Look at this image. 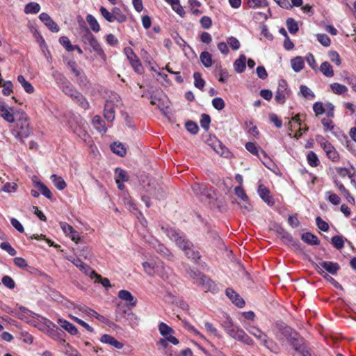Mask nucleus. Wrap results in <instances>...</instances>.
<instances>
[{"label":"nucleus","instance_id":"f257e3e1","mask_svg":"<svg viewBox=\"0 0 356 356\" xmlns=\"http://www.w3.org/2000/svg\"><path fill=\"white\" fill-rule=\"evenodd\" d=\"M161 228L163 232L185 252L186 256L188 259L194 261H197L200 259V252L194 250L193 244L186 238L184 234H180L174 228L168 226L162 225Z\"/></svg>","mask_w":356,"mask_h":356},{"label":"nucleus","instance_id":"f03ea898","mask_svg":"<svg viewBox=\"0 0 356 356\" xmlns=\"http://www.w3.org/2000/svg\"><path fill=\"white\" fill-rule=\"evenodd\" d=\"M11 133L15 138L21 142H24V138H28L33 134L29 118L25 112L21 111L19 113H17V120Z\"/></svg>","mask_w":356,"mask_h":356},{"label":"nucleus","instance_id":"7ed1b4c3","mask_svg":"<svg viewBox=\"0 0 356 356\" xmlns=\"http://www.w3.org/2000/svg\"><path fill=\"white\" fill-rule=\"evenodd\" d=\"M291 346L293 349V356H312L302 338L296 339L291 331Z\"/></svg>","mask_w":356,"mask_h":356},{"label":"nucleus","instance_id":"20e7f679","mask_svg":"<svg viewBox=\"0 0 356 356\" xmlns=\"http://www.w3.org/2000/svg\"><path fill=\"white\" fill-rule=\"evenodd\" d=\"M124 52L129 61L131 67L138 74H142L144 72V69L143 67L142 63L139 60L138 57L134 53L133 49L131 47H125L124 49Z\"/></svg>","mask_w":356,"mask_h":356},{"label":"nucleus","instance_id":"39448f33","mask_svg":"<svg viewBox=\"0 0 356 356\" xmlns=\"http://www.w3.org/2000/svg\"><path fill=\"white\" fill-rule=\"evenodd\" d=\"M21 111H14L13 107L9 106L3 99H0V117L8 123H13L15 122V115L17 117V113Z\"/></svg>","mask_w":356,"mask_h":356},{"label":"nucleus","instance_id":"423d86ee","mask_svg":"<svg viewBox=\"0 0 356 356\" xmlns=\"http://www.w3.org/2000/svg\"><path fill=\"white\" fill-rule=\"evenodd\" d=\"M192 190L201 201H206L212 198L211 191L204 184L195 183L192 186Z\"/></svg>","mask_w":356,"mask_h":356},{"label":"nucleus","instance_id":"0eeeda50","mask_svg":"<svg viewBox=\"0 0 356 356\" xmlns=\"http://www.w3.org/2000/svg\"><path fill=\"white\" fill-rule=\"evenodd\" d=\"M273 326V330L280 341L283 342L289 341V330L286 324L283 322H276Z\"/></svg>","mask_w":356,"mask_h":356},{"label":"nucleus","instance_id":"6e6552de","mask_svg":"<svg viewBox=\"0 0 356 356\" xmlns=\"http://www.w3.org/2000/svg\"><path fill=\"white\" fill-rule=\"evenodd\" d=\"M229 335L232 338L246 345H254V341L244 332L243 329L238 326L234 330H232V332Z\"/></svg>","mask_w":356,"mask_h":356},{"label":"nucleus","instance_id":"1a4fd4ad","mask_svg":"<svg viewBox=\"0 0 356 356\" xmlns=\"http://www.w3.org/2000/svg\"><path fill=\"white\" fill-rule=\"evenodd\" d=\"M305 116L304 115H296L294 117H291V131L292 130V123L294 124V128L296 127H298V132H296L293 135V137L296 138H300L302 132H305L308 130V127L305 124L304 126H302V122L305 120Z\"/></svg>","mask_w":356,"mask_h":356},{"label":"nucleus","instance_id":"9d476101","mask_svg":"<svg viewBox=\"0 0 356 356\" xmlns=\"http://www.w3.org/2000/svg\"><path fill=\"white\" fill-rule=\"evenodd\" d=\"M235 195H237L244 203L241 204L238 203L240 207L246 211H250L252 209L251 204L249 202V198L245 191L241 186H236L234 188Z\"/></svg>","mask_w":356,"mask_h":356},{"label":"nucleus","instance_id":"9b49d317","mask_svg":"<svg viewBox=\"0 0 356 356\" xmlns=\"http://www.w3.org/2000/svg\"><path fill=\"white\" fill-rule=\"evenodd\" d=\"M227 297L234 304L236 307L242 308L245 306L244 300L236 293L233 289L227 288L225 290Z\"/></svg>","mask_w":356,"mask_h":356},{"label":"nucleus","instance_id":"f8f14e48","mask_svg":"<svg viewBox=\"0 0 356 356\" xmlns=\"http://www.w3.org/2000/svg\"><path fill=\"white\" fill-rule=\"evenodd\" d=\"M116 104L113 99H108L104 104V116L108 122L115 120V108Z\"/></svg>","mask_w":356,"mask_h":356},{"label":"nucleus","instance_id":"ddd939ff","mask_svg":"<svg viewBox=\"0 0 356 356\" xmlns=\"http://www.w3.org/2000/svg\"><path fill=\"white\" fill-rule=\"evenodd\" d=\"M39 19L45 24V26L52 32L59 31V27L57 24L46 13H42L39 15Z\"/></svg>","mask_w":356,"mask_h":356},{"label":"nucleus","instance_id":"4468645a","mask_svg":"<svg viewBox=\"0 0 356 356\" xmlns=\"http://www.w3.org/2000/svg\"><path fill=\"white\" fill-rule=\"evenodd\" d=\"M258 193L259 197L269 206L274 204L273 197L270 194L269 189L264 184H260L258 187Z\"/></svg>","mask_w":356,"mask_h":356},{"label":"nucleus","instance_id":"2eb2a0df","mask_svg":"<svg viewBox=\"0 0 356 356\" xmlns=\"http://www.w3.org/2000/svg\"><path fill=\"white\" fill-rule=\"evenodd\" d=\"M319 265L327 271L329 273L334 275L337 273L340 269V266L338 263H334L329 261H323L319 262Z\"/></svg>","mask_w":356,"mask_h":356},{"label":"nucleus","instance_id":"dca6fc26","mask_svg":"<svg viewBox=\"0 0 356 356\" xmlns=\"http://www.w3.org/2000/svg\"><path fill=\"white\" fill-rule=\"evenodd\" d=\"M271 229L277 234L284 244L288 245L289 243V235L280 225L274 224Z\"/></svg>","mask_w":356,"mask_h":356},{"label":"nucleus","instance_id":"f3484780","mask_svg":"<svg viewBox=\"0 0 356 356\" xmlns=\"http://www.w3.org/2000/svg\"><path fill=\"white\" fill-rule=\"evenodd\" d=\"M285 84H286V82L284 81H282L280 82L278 88L276 92V95L275 96V102L280 104H284L286 100Z\"/></svg>","mask_w":356,"mask_h":356},{"label":"nucleus","instance_id":"a211bd4d","mask_svg":"<svg viewBox=\"0 0 356 356\" xmlns=\"http://www.w3.org/2000/svg\"><path fill=\"white\" fill-rule=\"evenodd\" d=\"M153 248L155 249L156 252L167 259L172 260L173 259V254L164 245L156 242Z\"/></svg>","mask_w":356,"mask_h":356},{"label":"nucleus","instance_id":"6ab92c4d","mask_svg":"<svg viewBox=\"0 0 356 356\" xmlns=\"http://www.w3.org/2000/svg\"><path fill=\"white\" fill-rule=\"evenodd\" d=\"M118 297L120 299L127 302L128 305L131 307H134L136 305L137 300L129 291L120 290L118 292Z\"/></svg>","mask_w":356,"mask_h":356},{"label":"nucleus","instance_id":"aec40b11","mask_svg":"<svg viewBox=\"0 0 356 356\" xmlns=\"http://www.w3.org/2000/svg\"><path fill=\"white\" fill-rule=\"evenodd\" d=\"M71 99L76 104H78L79 106L84 110H88L90 108L89 102L79 91H78L77 93L74 95Z\"/></svg>","mask_w":356,"mask_h":356},{"label":"nucleus","instance_id":"412c9836","mask_svg":"<svg viewBox=\"0 0 356 356\" xmlns=\"http://www.w3.org/2000/svg\"><path fill=\"white\" fill-rule=\"evenodd\" d=\"M57 323L62 328H63L64 330L67 331L70 334L76 335L78 334L77 328L73 324L70 323L69 321H67L65 319L58 318L57 320Z\"/></svg>","mask_w":356,"mask_h":356},{"label":"nucleus","instance_id":"4be33fe9","mask_svg":"<svg viewBox=\"0 0 356 356\" xmlns=\"http://www.w3.org/2000/svg\"><path fill=\"white\" fill-rule=\"evenodd\" d=\"M100 341L102 343L109 344L117 349H122L123 348V344L121 342L118 341L113 337L109 334H103L100 339Z\"/></svg>","mask_w":356,"mask_h":356},{"label":"nucleus","instance_id":"5701e85b","mask_svg":"<svg viewBox=\"0 0 356 356\" xmlns=\"http://www.w3.org/2000/svg\"><path fill=\"white\" fill-rule=\"evenodd\" d=\"M301 239L307 244L310 245H317L320 244L318 238L311 232H305L301 236Z\"/></svg>","mask_w":356,"mask_h":356},{"label":"nucleus","instance_id":"b1692460","mask_svg":"<svg viewBox=\"0 0 356 356\" xmlns=\"http://www.w3.org/2000/svg\"><path fill=\"white\" fill-rule=\"evenodd\" d=\"M89 46L92 48V49L90 50V51H93L96 53L97 56H99L104 60H106V54L104 53L100 43L98 42L96 38L93 40V41L90 43Z\"/></svg>","mask_w":356,"mask_h":356},{"label":"nucleus","instance_id":"393cba45","mask_svg":"<svg viewBox=\"0 0 356 356\" xmlns=\"http://www.w3.org/2000/svg\"><path fill=\"white\" fill-rule=\"evenodd\" d=\"M246 67V57L245 55H240L239 58L234 63V70L238 73H242Z\"/></svg>","mask_w":356,"mask_h":356},{"label":"nucleus","instance_id":"a878e982","mask_svg":"<svg viewBox=\"0 0 356 356\" xmlns=\"http://www.w3.org/2000/svg\"><path fill=\"white\" fill-rule=\"evenodd\" d=\"M213 149L221 156L227 158L230 155L229 149L218 140L213 143Z\"/></svg>","mask_w":356,"mask_h":356},{"label":"nucleus","instance_id":"bb28decb","mask_svg":"<svg viewBox=\"0 0 356 356\" xmlns=\"http://www.w3.org/2000/svg\"><path fill=\"white\" fill-rule=\"evenodd\" d=\"M149 193L159 200L165 197V191L159 184H156L155 186H152L149 191Z\"/></svg>","mask_w":356,"mask_h":356},{"label":"nucleus","instance_id":"cd10ccee","mask_svg":"<svg viewBox=\"0 0 356 356\" xmlns=\"http://www.w3.org/2000/svg\"><path fill=\"white\" fill-rule=\"evenodd\" d=\"M95 38L87 27L84 26L83 28L81 35V40L83 43L89 46Z\"/></svg>","mask_w":356,"mask_h":356},{"label":"nucleus","instance_id":"c85d7f7f","mask_svg":"<svg viewBox=\"0 0 356 356\" xmlns=\"http://www.w3.org/2000/svg\"><path fill=\"white\" fill-rule=\"evenodd\" d=\"M198 282L199 284L204 286L207 291H213L215 289L216 284L209 277L204 275H200Z\"/></svg>","mask_w":356,"mask_h":356},{"label":"nucleus","instance_id":"c756f323","mask_svg":"<svg viewBox=\"0 0 356 356\" xmlns=\"http://www.w3.org/2000/svg\"><path fill=\"white\" fill-rule=\"evenodd\" d=\"M249 332L259 339L264 346H268V337L257 327H252L248 330Z\"/></svg>","mask_w":356,"mask_h":356},{"label":"nucleus","instance_id":"7c9ffc66","mask_svg":"<svg viewBox=\"0 0 356 356\" xmlns=\"http://www.w3.org/2000/svg\"><path fill=\"white\" fill-rule=\"evenodd\" d=\"M111 149L112 152L121 156L123 157L126 155L127 150L124 146V145L120 142H114L111 145Z\"/></svg>","mask_w":356,"mask_h":356},{"label":"nucleus","instance_id":"2f4dec72","mask_svg":"<svg viewBox=\"0 0 356 356\" xmlns=\"http://www.w3.org/2000/svg\"><path fill=\"white\" fill-rule=\"evenodd\" d=\"M291 66L293 70L298 72L303 69L305 66L304 59L301 56H296L291 60Z\"/></svg>","mask_w":356,"mask_h":356},{"label":"nucleus","instance_id":"473e14b6","mask_svg":"<svg viewBox=\"0 0 356 356\" xmlns=\"http://www.w3.org/2000/svg\"><path fill=\"white\" fill-rule=\"evenodd\" d=\"M207 237L211 240V242L219 248L223 245V242L219 236L218 232L215 230H209L207 233Z\"/></svg>","mask_w":356,"mask_h":356},{"label":"nucleus","instance_id":"72a5a7b5","mask_svg":"<svg viewBox=\"0 0 356 356\" xmlns=\"http://www.w3.org/2000/svg\"><path fill=\"white\" fill-rule=\"evenodd\" d=\"M225 319L221 322V325L225 331L229 334L237 326L233 324L232 320L228 315H225Z\"/></svg>","mask_w":356,"mask_h":356},{"label":"nucleus","instance_id":"f704fd0d","mask_svg":"<svg viewBox=\"0 0 356 356\" xmlns=\"http://www.w3.org/2000/svg\"><path fill=\"white\" fill-rule=\"evenodd\" d=\"M17 81L21 84V86L23 87L24 90L29 93L32 94L34 92V88L31 85L30 82L26 80L25 77L23 75H19L17 76Z\"/></svg>","mask_w":356,"mask_h":356},{"label":"nucleus","instance_id":"c9c22d12","mask_svg":"<svg viewBox=\"0 0 356 356\" xmlns=\"http://www.w3.org/2000/svg\"><path fill=\"white\" fill-rule=\"evenodd\" d=\"M316 140L320 143L321 147L323 148L326 154L334 148V147L329 141L326 140L322 136H317Z\"/></svg>","mask_w":356,"mask_h":356},{"label":"nucleus","instance_id":"e433bc0d","mask_svg":"<svg viewBox=\"0 0 356 356\" xmlns=\"http://www.w3.org/2000/svg\"><path fill=\"white\" fill-rule=\"evenodd\" d=\"M34 186L38 188L44 197L49 200L52 199L51 192L42 182L40 181H34Z\"/></svg>","mask_w":356,"mask_h":356},{"label":"nucleus","instance_id":"4c0bfd02","mask_svg":"<svg viewBox=\"0 0 356 356\" xmlns=\"http://www.w3.org/2000/svg\"><path fill=\"white\" fill-rule=\"evenodd\" d=\"M319 70L327 77H332L334 76L332 67L327 61L322 63Z\"/></svg>","mask_w":356,"mask_h":356},{"label":"nucleus","instance_id":"58836bf2","mask_svg":"<svg viewBox=\"0 0 356 356\" xmlns=\"http://www.w3.org/2000/svg\"><path fill=\"white\" fill-rule=\"evenodd\" d=\"M51 180L58 190L62 191L67 186L65 180L61 177L57 176L56 175H52L51 176Z\"/></svg>","mask_w":356,"mask_h":356},{"label":"nucleus","instance_id":"ea45409f","mask_svg":"<svg viewBox=\"0 0 356 356\" xmlns=\"http://www.w3.org/2000/svg\"><path fill=\"white\" fill-rule=\"evenodd\" d=\"M200 59L205 67H209L213 64L211 55L208 51H202L200 55Z\"/></svg>","mask_w":356,"mask_h":356},{"label":"nucleus","instance_id":"a19ab883","mask_svg":"<svg viewBox=\"0 0 356 356\" xmlns=\"http://www.w3.org/2000/svg\"><path fill=\"white\" fill-rule=\"evenodd\" d=\"M113 22L117 21L119 23H122L127 20V16L122 13V10L118 8L114 7L112 9Z\"/></svg>","mask_w":356,"mask_h":356},{"label":"nucleus","instance_id":"79ce46f5","mask_svg":"<svg viewBox=\"0 0 356 356\" xmlns=\"http://www.w3.org/2000/svg\"><path fill=\"white\" fill-rule=\"evenodd\" d=\"M40 10V6L36 2H30L24 7V13L26 14H36Z\"/></svg>","mask_w":356,"mask_h":356},{"label":"nucleus","instance_id":"37998d69","mask_svg":"<svg viewBox=\"0 0 356 356\" xmlns=\"http://www.w3.org/2000/svg\"><path fill=\"white\" fill-rule=\"evenodd\" d=\"M169 3L173 10H175L179 16L184 17L185 12L182 6L180 5L179 0H165Z\"/></svg>","mask_w":356,"mask_h":356},{"label":"nucleus","instance_id":"c03bdc74","mask_svg":"<svg viewBox=\"0 0 356 356\" xmlns=\"http://www.w3.org/2000/svg\"><path fill=\"white\" fill-rule=\"evenodd\" d=\"M307 160L308 164L312 167H317L320 165V161L317 154L313 152L309 151L307 155Z\"/></svg>","mask_w":356,"mask_h":356},{"label":"nucleus","instance_id":"a18cd8bd","mask_svg":"<svg viewBox=\"0 0 356 356\" xmlns=\"http://www.w3.org/2000/svg\"><path fill=\"white\" fill-rule=\"evenodd\" d=\"M86 21L94 32L98 33L100 31V26L93 15L88 14L86 16Z\"/></svg>","mask_w":356,"mask_h":356},{"label":"nucleus","instance_id":"49530a36","mask_svg":"<svg viewBox=\"0 0 356 356\" xmlns=\"http://www.w3.org/2000/svg\"><path fill=\"white\" fill-rule=\"evenodd\" d=\"M53 77L58 85L59 88L61 89L64 85H66V83H68L69 81L67 78L61 73L58 71H55L53 72Z\"/></svg>","mask_w":356,"mask_h":356},{"label":"nucleus","instance_id":"de8ad7c7","mask_svg":"<svg viewBox=\"0 0 356 356\" xmlns=\"http://www.w3.org/2000/svg\"><path fill=\"white\" fill-rule=\"evenodd\" d=\"M260 152H261V154L262 155V157L261 156H259V158L261 160V161L263 163V164L266 168H268V169H270V170L273 171V168L275 167V164L273 163V162L268 156V155L266 154V152H264V150L261 149L260 151Z\"/></svg>","mask_w":356,"mask_h":356},{"label":"nucleus","instance_id":"09e8293b","mask_svg":"<svg viewBox=\"0 0 356 356\" xmlns=\"http://www.w3.org/2000/svg\"><path fill=\"white\" fill-rule=\"evenodd\" d=\"M330 87L332 91L337 95H343L348 91V88L346 86L339 83H331Z\"/></svg>","mask_w":356,"mask_h":356},{"label":"nucleus","instance_id":"8fccbe9b","mask_svg":"<svg viewBox=\"0 0 356 356\" xmlns=\"http://www.w3.org/2000/svg\"><path fill=\"white\" fill-rule=\"evenodd\" d=\"M61 90L70 98H72L78 92L76 88L70 81L63 86Z\"/></svg>","mask_w":356,"mask_h":356},{"label":"nucleus","instance_id":"3c124183","mask_svg":"<svg viewBox=\"0 0 356 356\" xmlns=\"http://www.w3.org/2000/svg\"><path fill=\"white\" fill-rule=\"evenodd\" d=\"M77 252L79 254L81 257H83L86 259H90L92 257V252L90 249L86 246H78L75 248Z\"/></svg>","mask_w":356,"mask_h":356},{"label":"nucleus","instance_id":"603ef678","mask_svg":"<svg viewBox=\"0 0 356 356\" xmlns=\"http://www.w3.org/2000/svg\"><path fill=\"white\" fill-rule=\"evenodd\" d=\"M300 94L307 99H314L316 97L315 94L305 85H301L300 86Z\"/></svg>","mask_w":356,"mask_h":356},{"label":"nucleus","instance_id":"864d4df0","mask_svg":"<svg viewBox=\"0 0 356 356\" xmlns=\"http://www.w3.org/2000/svg\"><path fill=\"white\" fill-rule=\"evenodd\" d=\"M128 180V175L125 170L116 168L115 169V181L117 184H119L120 181L124 182Z\"/></svg>","mask_w":356,"mask_h":356},{"label":"nucleus","instance_id":"5fc2aeb1","mask_svg":"<svg viewBox=\"0 0 356 356\" xmlns=\"http://www.w3.org/2000/svg\"><path fill=\"white\" fill-rule=\"evenodd\" d=\"M332 245L337 250H341L343 248L344 240L342 236L337 235L331 238Z\"/></svg>","mask_w":356,"mask_h":356},{"label":"nucleus","instance_id":"6e6d98bb","mask_svg":"<svg viewBox=\"0 0 356 356\" xmlns=\"http://www.w3.org/2000/svg\"><path fill=\"white\" fill-rule=\"evenodd\" d=\"M193 78H194V86L202 90L204 89V85H205V81L202 78L201 74L200 72H195L193 74Z\"/></svg>","mask_w":356,"mask_h":356},{"label":"nucleus","instance_id":"4d7b16f0","mask_svg":"<svg viewBox=\"0 0 356 356\" xmlns=\"http://www.w3.org/2000/svg\"><path fill=\"white\" fill-rule=\"evenodd\" d=\"M79 270L86 275L90 276L92 280L95 279V276H97V273L86 264L83 263L79 268Z\"/></svg>","mask_w":356,"mask_h":356},{"label":"nucleus","instance_id":"13d9d810","mask_svg":"<svg viewBox=\"0 0 356 356\" xmlns=\"http://www.w3.org/2000/svg\"><path fill=\"white\" fill-rule=\"evenodd\" d=\"M319 274L323 276L324 279H325L327 281L330 282L333 284V286L337 289H340L343 290V286L333 277L327 275L324 270H321V271H318Z\"/></svg>","mask_w":356,"mask_h":356},{"label":"nucleus","instance_id":"bf43d9fd","mask_svg":"<svg viewBox=\"0 0 356 356\" xmlns=\"http://www.w3.org/2000/svg\"><path fill=\"white\" fill-rule=\"evenodd\" d=\"M325 199L333 205H339L341 202L340 197L335 193H332L331 191L326 192Z\"/></svg>","mask_w":356,"mask_h":356},{"label":"nucleus","instance_id":"052dcab7","mask_svg":"<svg viewBox=\"0 0 356 356\" xmlns=\"http://www.w3.org/2000/svg\"><path fill=\"white\" fill-rule=\"evenodd\" d=\"M1 87H3L2 93L4 95L8 96L10 95L11 92H13V85L10 81H3L0 84Z\"/></svg>","mask_w":356,"mask_h":356},{"label":"nucleus","instance_id":"680f3d73","mask_svg":"<svg viewBox=\"0 0 356 356\" xmlns=\"http://www.w3.org/2000/svg\"><path fill=\"white\" fill-rule=\"evenodd\" d=\"M92 122H93L95 128L99 131H103L104 133L106 132V128L105 127V126L104 124V122L99 115H95L93 118Z\"/></svg>","mask_w":356,"mask_h":356},{"label":"nucleus","instance_id":"e2e57ef3","mask_svg":"<svg viewBox=\"0 0 356 356\" xmlns=\"http://www.w3.org/2000/svg\"><path fill=\"white\" fill-rule=\"evenodd\" d=\"M159 330L160 334L162 336H167L168 334H169L170 333L175 332L174 330L172 327H170V326H168L166 323H165L163 322H161L159 325Z\"/></svg>","mask_w":356,"mask_h":356},{"label":"nucleus","instance_id":"0e129e2a","mask_svg":"<svg viewBox=\"0 0 356 356\" xmlns=\"http://www.w3.org/2000/svg\"><path fill=\"white\" fill-rule=\"evenodd\" d=\"M143 267L149 275L152 276L158 270V266L155 267L153 264L149 262H143Z\"/></svg>","mask_w":356,"mask_h":356},{"label":"nucleus","instance_id":"69168bd1","mask_svg":"<svg viewBox=\"0 0 356 356\" xmlns=\"http://www.w3.org/2000/svg\"><path fill=\"white\" fill-rule=\"evenodd\" d=\"M59 42L63 46V47L67 51H73L74 48L73 45L71 44L70 40L67 36H61L59 38Z\"/></svg>","mask_w":356,"mask_h":356},{"label":"nucleus","instance_id":"338daca9","mask_svg":"<svg viewBox=\"0 0 356 356\" xmlns=\"http://www.w3.org/2000/svg\"><path fill=\"white\" fill-rule=\"evenodd\" d=\"M211 123V118L208 114L203 113L201 115L200 125L202 129L207 131L209 129Z\"/></svg>","mask_w":356,"mask_h":356},{"label":"nucleus","instance_id":"774afa93","mask_svg":"<svg viewBox=\"0 0 356 356\" xmlns=\"http://www.w3.org/2000/svg\"><path fill=\"white\" fill-rule=\"evenodd\" d=\"M0 248L5 250L10 256H15L17 251L11 246L8 242H2L0 243Z\"/></svg>","mask_w":356,"mask_h":356}]
</instances>
